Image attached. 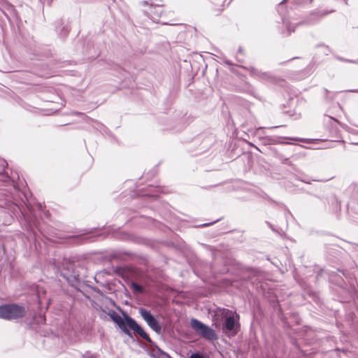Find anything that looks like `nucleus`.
Listing matches in <instances>:
<instances>
[{"instance_id": "26", "label": "nucleus", "mask_w": 358, "mask_h": 358, "mask_svg": "<svg viewBox=\"0 0 358 358\" xmlns=\"http://www.w3.org/2000/svg\"><path fill=\"white\" fill-rule=\"evenodd\" d=\"M342 273H343V275H345V276L346 275L345 272L342 271Z\"/></svg>"}, {"instance_id": "28", "label": "nucleus", "mask_w": 358, "mask_h": 358, "mask_svg": "<svg viewBox=\"0 0 358 358\" xmlns=\"http://www.w3.org/2000/svg\"><path fill=\"white\" fill-rule=\"evenodd\" d=\"M3 171V169H2L1 171H0V173H1Z\"/></svg>"}, {"instance_id": "20", "label": "nucleus", "mask_w": 358, "mask_h": 358, "mask_svg": "<svg viewBox=\"0 0 358 358\" xmlns=\"http://www.w3.org/2000/svg\"><path fill=\"white\" fill-rule=\"evenodd\" d=\"M212 223H205L203 224H202L203 227H207V226H209Z\"/></svg>"}, {"instance_id": "23", "label": "nucleus", "mask_w": 358, "mask_h": 358, "mask_svg": "<svg viewBox=\"0 0 358 358\" xmlns=\"http://www.w3.org/2000/svg\"><path fill=\"white\" fill-rule=\"evenodd\" d=\"M350 294H348V296L345 298V301L348 300V299H350Z\"/></svg>"}, {"instance_id": "22", "label": "nucleus", "mask_w": 358, "mask_h": 358, "mask_svg": "<svg viewBox=\"0 0 358 358\" xmlns=\"http://www.w3.org/2000/svg\"><path fill=\"white\" fill-rule=\"evenodd\" d=\"M278 127V126H276V127H268V129H273L275 128H277Z\"/></svg>"}, {"instance_id": "27", "label": "nucleus", "mask_w": 358, "mask_h": 358, "mask_svg": "<svg viewBox=\"0 0 358 358\" xmlns=\"http://www.w3.org/2000/svg\"><path fill=\"white\" fill-rule=\"evenodd\" d=\"M303 24L302 22H299L297 24Z\"/></svg>"}, {"instance_id": "5", "label": "nucleus", "mask_w": 358, "mask_h": 358, "mask_svg": "<svg viewBox=\"0 0 358 358\" xmlns=\"http://www.w3.org/2000/svg\"><path fill=\"white\" fill-rule=\"evenodd\" d=\"M83 268L76 267L74 263L67 258H64L61 265L57 268V272L71 285H78L83 279L84 274L81 273Z\"/></svg>"}, {"instance_id": "3", "label": "nucleus", "mask_w": 358, "mask_h": 358, "mask_svg": "<svg viewBox=\"0 0 358 358\" xmlns=\"http://www.w3.org/2000/svg\"><path fill=\"white\" fill-rule=\"evenodd\" d=\"M109 316L120 329L129 337H132L131 332V330H132L134 334L139 336L143 340L149 343L151 346L155 345L150 336L144 331L141 326L129 315L124 313L123 317H122L117 313L112 310L109 313Z\"/></svg>"}, {"instance_id": "2", "label": "nucleus", "mask_w": 358, "mask_h": 358, "mask_svg": "<svg viewBox=\"0 0 358 358\" xmlns=\"http://www.w3.org/2000/svg\"><path fill=\"white\" fill-rule=\"evenodd\" d=\"M109 316L120 329L129 337H132L131 332V330H132L134 334L139 336L143 340L149 343L151 346L155 345L150 336L144 331L141 326L129 315L124 313L123 317H122L117 313L112 310L109 313Z\"/></svg>"}, {"instance_id": "13", "label": "nucleus", "mask_w": 358, "mask_h": 358, "mask_svg": "<svg viewBox=\"0 0 358 358\" xmlns=\"http://www.w3.org/2000/svg\"><path fill=\"white\" fill-rule=\"evenodd\" d=\"M328 203L329 205H331L333 206V210L337 211V210H340L341 203L336 196H334V195L331 196L329 199Z\"/></svg>"}, {"instance_id": "1", "label": "nucleus", "mask_w": 358, "mask_h": 358, "mask_svg": "<svg viewBox=\"0 0 358 358\" xmlns=\"http://www.w3.org/2000/svg\"><path fill=\"white\" fill-rule=\"evenodd\" d=\"M26 195L13 187V192L6 189H0V222L4 225H10L14 217L20 218L24 222L27 231L36 236L34 227H38V220L34 208L26 202Z\"/></svg>"}, {"instance_id": "19", "label": "nucleus", "mask_w": 358, "mask_h": 358, "mask_svg": "<svg viewBox=\"0 0 358 358\" xmlns=\"http://www.w3.org/2000/svg\"><path fill=\"white\" fill-rule=\"evenodd\" d=\"M266 224H268V226H269V227H270L272 230H274V229H273V227H272V225H271L269 222H266Z\"/></svg>"}, {"instance_id": "16", "label": "nucleus", "mask_w": 358, "mask_h": 358, "mask_svg": "<svg viewBox=\"0 0 358 358\" xmlns=\"http://www.w3.org/2000/svg\"><path fill=\"white\" fill-rule=\"evenodd\" d=\"M348 206L355 213L358 214V201L352 200L348 203Z\"/></svg>"}, {"instance_id": "30", "label": "nucleus", "mask_w": 358, "mask_h": 358, "mask_svg": "<svg viewBox=\"0 0 358 358\" xmlns=\"http://www.w3.org/2000/svg\"><path fill=\"white\" fill-rule=\"evenodd\" d=\"M357 246H358V245H357Z\"/></svg>"}, {"instance_id": "7", "label": "nucleus", "mask_w": 358, "mask_h": 358, "mask_svg": "<svg viewBox=\"0 0 358 358\" xmlns=\"http://www.w3.org/2000/svg\"><path fill=\"white\" fill-rule=\"evenodd\" d=\"M190 325L198 336L206 341H213L218 338L213 329L197 319H191Z\"/></svg>"}, {"instance_id": "4", "label": "nucleus", "mask_w": 358, "mask_h": 358, "mask_svg": "<svg viewBox=\"0 0 358 358\" xmlns=\"http://www.w3.org/2000/svg\"><path fill=\"white\" fill-rule=\"evenodd\" d=\"M218 318L214 319L213 322L216 327L220 325V322H223L222 330L227 334L235 336L240 328L238 323L239 315L231 310L222 308L215 314Z\"/></svg>"}, {"instance_id": "9", "label": "nucleus", "mask_w": 358, "mask_h": 358, "mask_svg": "<svg viewBox=\"0 0 358 358\" xmlns=\"http://www.w3.org/2000/svg\"><path fill=\"white\" fill-rule=\"evenodd\" d=\"M144 12L153 22L159 23L160 17L163 13V8L158 5L153 6L151 4ZM161 23L166 24L164 22H161Z\"/></svg>"}, {"instance_id": "29", "label": "nucleus", "mask_w": 358, "mask_h": 358, "mask_svg": "<svg viewBox=\"0 0 358 358\" xmlns=\"http://www.w3.org/2000/svg\"><path fill=\"white\" fill-rule=\"evenodd\" d=\"M353 144H355V145H358V143H354Z\"/></svg>"}, {"instance_id": "10", "label": "nucleus", "mask_w": 358, "mask_h": 358, "mask_svg": "<svg viewBox=\"0 0 358 358\" xmlns=\"http://www.w3.org/2000/svg\"><path fill=\"white\" fill-rule=\"evenodd\" d=\"M248 71L250 72V75L257 79L264 81H268L271 80V76L267 72H262V71L252 66L248 69Z\"/></svg>"}, {"instance_id": "6", "label": "nucleus", "mask_w": 358, "mask_h": 358, "mask_svg": "<svg viewBox=\"0 0 358 358\" xmlns=\"http://www.w3.org/2000/svg\"><path fill=\"white\" fill-rule=\"evenodd\" d=\"M27 313L25 308L16 303L0 306V318L12 320L22 318Z\"/></svg>"}, {"instance_id": "18", "label": "nucleus", "mask_w": 358, "mask_h": 358, "mask_svg": "<svg viewBox=\"0 0 358 358\" xmlns=\"http://www.w3.org/2000/svg\"><path fill=\"white\" fill-rule=\"evenodd\" d=\"M62 31H64V34H66L69 32V29L67 27H63Z\"/></svg>"}, {"instance_id": "15", "label": "nucleus", "mask_w": 358, "mask_h": 358, "mask_svg": "<svg viewBox=\"0 0 358 358\" xmlns=\"http://www.w3.org/2000/svg\"><path fill=\"white\" fill-rule=\"evenodd\" d=\"M131 287L133 289V291L137 294H142L144 292V289H143V286H141L140 284H138L136 282H131Z\"/></svg>"}, {"instance_id": "14", "label": "nucleus", "mask_w": 358, "mask_h": 358, "mask_svg": "<svg viewBox=\"0 0 358 358\" xmlns=\"http://www.w3.org/2000/svg\"><path fill=\"white\" fill-rule=\"evenodd\" d=\"M282 23L286 27L288 34H290L292 32L294 31L296 26H292L288 19L282 17Z\"/></svg>"}, {"instance_id": "24", "label": "nucleus", "mask_w": 358, "mask_h": 358, "mask_svg": "<svg viewBox=\"0 0 358 358\" xmlns=\"http://www.w3.org/2000/svg\"><path fill=\"white\" fill-rule=\"evenodd\" d=\"M226 63H227V64H229V65H231V64H232V63H231V62H230L229 61H227V62H226Z\"/></svg>"}, {"instance_id": "8", "label": "nucleus", "mask_w": 358, "mask_h": 358, "mask_svg": "<svg viewBox=\"0 0 358 358\" xmlns=\"http://www.w3.org/2000/svg\"><path fill=\"white\" fill-rule=\"evenodd\" d=\"M138 312L147 324L154 331H155L157 334H162V326L155 315L151 313L150 310L145 308H140Z\"/></svg>"}, {"instance_id": "25", "label": "nucleus", "mask_w": 358, "mask_h": 358, "mask_svg": "<svg viewBox=\"0 0 358 358\" xmlns=\"http://www.w3.org/2000/svg\"><path fill=\"white\" fill-rule=\"evenodd\" d=\"M350 92H357V93H358V90H350Z\"/></svg>"}, {"instance_id": "17", "label": "nucleus", "mask_w": 358, "mask_h": 358, "mask_svg": "<svg viewBox=\"0 0 358 358\" xmlns=\"http://www.w3.org/2000/svg\"><path fill=\"white\" fill-rule=\"evenodd\" d=\"M188 358H209V357L202 353L195 352V353L192 354Z\"/></svg>"}, {"instance_id": "21", "label": "nucleus", "mask_w": 358, "mask_h": 358, "mask_svg": "<svg viewBox=\"0 0 358 358\" xmlns=\"http://www.w3.org/2000/svg\"><path fill=\"white\" fill-rule=\"evenodd\" d=\"M243 50L241 48L238 49V54H242Z\"/></svg>"}, {"instance_id": "11", "label": "nucleus", "mask_w": 358, "mask_h": 358, "mask_svg": "<svg viewBox=\"0 0 358 358\" xmlns=\"http://www.w3.org/2000/svg\"><path fill=\"white\" fill-rule=\"evenodd\" d=\"M281 138L289 139V140L300 141V142H303V143L308 142V140L306 138H294V137H277V136H267L266 138V141L268 144L275 145V144L282 143L280 141Z\"/></svg>"}, {"instance_id": "12", "label": "nucleus", "mask_w": 358, "mask_h": 358, "mask_svg": "<svg viewBox=\"0 0 358 358\" xmlns=\"http://www.w3.org/2000/svg\"><path fill=\"white\" fill-rule=\"evenodd\" d=\"M148 353L152 358H170L167 353L164 352L155 345V347L148 350Z\"/></svg>"}]
</instances>
